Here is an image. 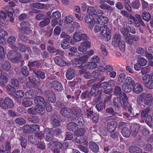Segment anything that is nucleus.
<instances>
[{"mask_svg":"<svg viewBox=\"0 0 153 153\" xmlns=\"http://www.w3.org/2000/svg\"><path fill=\"white\" fill-rule=\"evenodd\" d=\"M122 133L124 137H128L130 135V131L127 128H123L122 130Z\"/></svg>","mask_w":153,"mask_h":153,"instance_id":"46","label":"nucleus"},{"mask_svg":"<svg viewBox=\"0 0 153 153\" xmlns=\"http://www.w3.org/2000/svg\"><path fill=\"white\" fill-rule=\"evenodd\" d=\"M16 123L19 126L24 125L26 123V121L22 118H19L16 119L15 120Z\"/></svg>","mask_w":153,"mask_h":153,"instance_id":"51","label":"nucleus"},{"mask_svg":"<svg viewBox=\"0 0 153 153\" xmlns=\"http://www.w3.org/2000/svg\"><path fill=\"white\" fill-rule=\"evenodd\" d=\"M97 67V65L95 63L92 62L88 63L84 67L81 66V68L82 69L80 70V74H82L86 71V69H93L96 68Z\"/></svg>","mask_w":153,"mask_h":153,"instance_id":"13","label":"nucleus"},{"mask_svg":"<svg viewBox=\"0 0 153 153\" xmlns=\"http://www.w3.org/2000/svg\"><path fill=\"white\" fill-rule=\"evenodd\" d=\"M133 90L135 93H140L143 90V86L140 83H137L134 85Z\"/></svg>","mask_w":153,"mask_h":153,"instance_id":"20","label":"nucleus"},{"mask_svg":"<svg viewBox=\"0 0 153 153\" xmlns=\"http://www.w3.org/2000/svg\"><path fill=\"white\" fill-rule=\"evenodd\" d=\"M87 12L91 15H93V16L96 17L98 15L101 16L103 15V13L102 11L98 9L96 7H89L87 10Z\"/></svg>","mask_w":153,"mask_h":153,"instance_id":"6","label":"nucleus"},{"mask_svg":"<svg viewBox=\"0 0 153 153\" xmlns=\"http://www.w3.org/2000/svg\"><path fill=\"white\" fill-rule=\"evenodd\" d=\"M81 33L80 32L76 33L73 36V39L76 42H78L81 40Z\"/></svg>","mask_w":153,"mask_h":153,"instance_id":"52","label":"nucleus"},{"mask_svg":"<svg viewBox=\"0 0 153 153\" xmlns=\"http://www.w3.org/2000/svg\"><path fill=\"white\" fill-rule=\"evenodd\" d=\"M60 113L63 116L68 118L71 117L73 114V110L71 109L66 107L61 108Z\"/></svg>","mask_w":153,"mask_h":153,"instance_id":"12","label":"nucleus"},{"mask_svg":"<svg viewBox=\"0 0 153 153\" xmlns=\"http://www.w3.org/2000/svg\"><path fill=\"white\" fill-rule=\"evenodd\" d=\"M129 151L130 153H141L142 151L138 147L131 146L129 148Z\"/></svg>","mask_w":153,"mask_h":153,"instance_id":"36","label":"nucleus"},{"mask_svg":"<svg viewBox=\"0 0 153 153\" xmlns=\"http://www.w3.org/2000/svg\"><path fill=\"white\" fill-rule=\"evenodd\" d=\"M24 94V93L23 91L19 90L16 92L15 97L16 98H21L23 96Z\"/></svg>","mask_w":153,"mask_h":153,"instance_id":"62","label":"nucleus"},{"mask_svg":"<svg viewBox=\"0 0 153 153\" xmlns=\"http://www.w3.org/2000/svg\"><path fill=\"white\" fill-rule=\"evenodd\" d=\"M8 19L6 14L4 12H0V22L3 24H7Z\"/></svg>","mask_w":153,"mask_h":153,"instance_id":"31","label":"nucleus"},{"mask_svg":"<svg viewBox=\"0 0 153 153\" xmlns=\"http://www.w3.org/2000/svg\"><path fill=\"white\" fill-rule=\"evenodd\" d=\"M31 6L33 7L39 9H43L46 7L45 4L39 3H33L31 4Z\"/></svg>","mask_w":153,"mask_h":153,"instance_id":"39","label":"nucleus"},{"mask_svg":"<svg viewBox=\"0 0 153 153\" xmlns=\"http://www.w3.org/2000/svg\"><path fill=\"white\" fill-rule=\"evenodd\" d=\"M51 129L48 128L45 130L44 137L47 141H50L53 139V137L51 133Z\"/></svg>","mask_w":153,"mask_h":153,"instance_id":"16","label":"nucleus"},{"mask_svg":"<svg viewBox=\"0 0 153 153\" xmlns=\"http://www.w3.org/2000/svg\"><path fill=\"white\" fill-rule=\"evenodd\" d=\"M25 96L27 98L31 99L33 98L36 95V92L33 90H29L25 93Z\"/></svg>","mask_w":153,"mask_h":153,"instance_id":"24","label":"nucleus"},{"mask_svg":"<svg viewBox=\"0 0 153 153\" xmlns=\"http://www.w3.org/2000/svg\"><path fill=\"white\" fill-rule=\"evenodd\" d=\"M75 71L73 68L68 69L67 72L66 76L68 79L71 80L74 76Z\"/></svg>","mask_w":153,"mask_h":153,"instance_id":"26","label":"nucleus"},{"mask_svg":"<svg viewBox=\"0 0 153 153\" xmlns=\"http://www.w3.org/2000/svg\"><path fill=\"white\" fill-rule=\"evenodd\" d=\"M32 102L31 100H27V99L24 100L22 102V105L25 107L30 106L32 104Z\"/></svg>","mask_w":153,"mask_h":153,"instance_id":"55","label":"nucleus"},{"mask_svg":"<svg viewBox=\"0 0 153 153\" xmlns=\"http://www.w3.org/2000/svg\"><path fill=\"white\" fill-rule=\"evenodd\" d=\"M89 147L94 152H97L99 151L98 146L94 142H90L89 143Z\"/></svg>","mask_w":153,"mask_h":153,"instance_id":"28","label":"nucleus"},{"mask_svg":"<svg viewBox=\"0 0 153 153\" xmlns=\"http://www.w3.org/2000/svg\"><path fill=\"white\" fill-rule=\"evenodd\" d=\"M143 93L137 97V103L140 104L144 101Z\"/></svg>","mask_w":153,"mask_h":153,"instance_id":"59","label":"nucleus"},{"mask_svg":"<svg viewBox=\"0 0 153 153\" xmlns=\"http://www.w3.org/2000/svg\"><path fill=\"white\" fill-rule=\"evenodd\" d=\"M59 118V116L56 114H53L52 117L51 119L54 123L53 125L55 126H59L60 125Z\"/></svg>","mask_w":153,"mask_h":153,"instance_id":"33","label":"nucleus"},{"mask_svg":"<svg viewBox=\"0 0 153 153\" xmlns=\"http://www.w3.org/2000/svg\"><path fill=\"white\" fill-rule=\"evenodd\" d=\"M121 41V35L118 33H116L113 38L112 42L114 47H117L118 45V43Z\"/></svg>","mask_w":153,"mask_h":153,"instance_id":"21","label":"nucleus"},{"mask_svg":"<svg viewBox=\"0 0 153 153\" xmlns=\"http://www.w3.org/2000/svg\"><path fill=\"white\" fill-rule=\"evenodd\" d=\"M34 102L36 105H45L46 103L44 98L41 96H37L34 100Z\"/></svg>","mask_w":153,"mask_h":153,"instance_id":"22","label":"nucleus"},{"mask_svg":"<svg viewBox=\"0 0 153 153\" xmlns=\"http://www.w3.org/2000/svg\"><path fill=\"white\" fill-rule=\"evenodd\" d=\"M86 60L83 56L81 57L78 60H75L72 61L73 65L74 66L79 67L85 63Z\"/></svg>","mask_w":153,"mask_h":153,"instance_id":"19","label":"nucleus"},{"mask_svg":"<svg viewBox=\"0 0 153 153\" xmlns=\"http://www.w3.org/2000/svg\"><path fill=\"white\" fill-rule=\"evenodd\" d=\"M101 8L110 10H112L113 9L112 7L106 4H102L100 6Z\"/></svg>","mask_w":153,"mask_h":153,"instance_id":"61","label":"nucleus"},{"mask_svg":"<svg viewBox=\"0 0 153 153\" xmlns=\"http://www.w3.org/2000/svg\"><path fill=\"white\" fill-rule=\"evenodd\" d=\"M137 62L141 66H145L147 64V60L142 57H139L138 59Z\"/></svg>","mask_w":153,"mask_h":153,"instance_id":"44","label":"nucleus"},{"mask_svg":"<svg viewBox=\"0 0 153 153\" xmlns=\"http://www.w3.org/2000/svg\"><path fill=\"white\" fill-rule=\"evenodd\" d=\"M35 73L39 78H40L42 79H44L45 77V74L43 72L38 71L37 72H35Z\"/></svg>","mask_w":153,"mask_h":153,"instance_id":"63","label":"nucleus"},{"mask_svg":"<svg viewBox=\"0 0 153 153\" xmlns=\"http://www.w3.org/2000/svg\"><path fill=\"white\" fill-rule=\"evenodd\" d=\"M117 122L114 120H111L108 123L107 128L108 131L112 132L116 129Z\"/></svg>","mask_w":153,"mask_h":153,"instance_id":"17","label":"nucleus"},{"mask_svg":"<svg viewBox=\"0 0 153 153\" xmlns=\"http://www.w3.org/2000/svg\"><path fill=\"white\" fill-rule=\"evenodd\" d=\"M144 102L147 105L150 104L152 101L153 98L151 94L143 93Z\"/></svg>","mask_w":153,"mask_h":153,"instance_id":"18","label":"nucleus"},{"mask_svg":"<svg viewBox=\"0 0 153 153\" xmlns=\"http://www.w3.org/2000/svg\"><path fill=\"white\" fill-rule=\"evenodd\" d=\"M150 110V108L148 107L146 108L141 113V115L143 117H146L148 114Z\"/></svg>","mask_w":153,"mask_h":153,"instance_id":"64","label":"nucleus"},{"mask_svg":"<svg viewBox=\"0 0 153 153\" xmlns=\"http://www.w3.org/2000/svg\"><path fill=\"white\" fill-rule=\"evenodd\" d=\"M19 139L21 141V143L22 146L23 148L25 147L27 144L26 139L25 138L22 136L20 137Z\"/></svg>","mask_w":153,"mask_h":153,"instance_id":"60","label":"nucleus"},{"mask_svg":"<svg viewBox=\"0 0 153 153\" xmlns=\"http://www.w3.org/2000/svg\"><path fill=\"white\" fill-rule=\"evenodd\" d=\"M111 30L106 25H103L102 27L100 32L101 37L105 40L108 41L111 38Z\"/></svg>","mask_w":153,"mask_h":153,"instance_id":"4","label":"nucleus"},{"mask_svg":"<svg viewBox=\"0 0 153 153\" xmlns=\"http://www.w3.org/2000/svg\"><path fill=\"white\" fill-rule=\"evenodd\" d=\"M50 145H49V147L51 148V149H53V151L54 153H59V150L62 147V143L58 141L53 142V141L50 142Z\"/></svg>","mask_w":153,"mask_h":153,"instance_id":"9","label":"nucleus"},{"mask_svg":"<svg viewBox=\"0 0 153 153\" xmlns=\"http://www.w3.org/2000/svg\"><path fill=\"white\" fill-rule=\"evenodd\" d=\"M91 46V44L88 41H85L82 42L81 45L79 46L78 50L83 53H85L86 52V49L89 48Z\"/></svg>","mask_w":153,"mask_h":153,"instance_id":"14","label":"nucleus"},{"mask_svg":"<svg viewBox=\"0 0 153 153\" xmlns=\"http://www.w3.org/2000/svg\"><path fill=\"white\" fill-rule=\"evenodd\" d=\"M86 139L84 135H78L76 138V141L78 143H82L85 141Z\"/></svg>","mask_w":153,"mask_h":153,"instance_id":"42","label":"nucleus"},{"mask_svg":"<svg viewBox=\"0 0 153 153\" xmlns=\"http://www.w3.org/2000/svg\"><path fill=\"white\" fill-rule=\"evenodd\" d=\"M29 81L27 82L26 86L29 88H33L35 85H39L41 84V81L38 78L36 79L33 76H30L29 77Z\"/></svg>","mask_w":153,"mask_h":153,"instance_id":"7","label":"nucleus"},{"mask_svg":"<svg viewBox=\"0 0 153 153\" xmlns=\"http://www.w3.org/2000/svg\"><path fill=\"white\" fill-rule=\"evenodd\" d=\"M67 128L68 130L70 131H75L77 128L78 126L76 123L71 122L68 124Z\"/></svg>","mask_w":153,"mask_h":153,"instance_id":"37","label":"nucleus"},{"mask_svg":"<svg viewBox=\"0 0 153 153\" xmlns=\"http://www.w3.org/2000/svg\"><path fill=\"white\" fill-rule=\"evenodd\" d=\"M4 10L5 14H7L8 16H13V9L11 8L9 6H6L4 8Z\"/></svg>","mask_w":153,"mask_h":153,"instance_id":"43","label":"nucleus"},{"mask_svg":"<svg viewBox=\"0 0 153 153\" xmlns=\"http://www.w3.org/2000/svg\"><path fill=\"white\" fill-rule=\"evenodd\" d=\"M0 85L2 88H4L5 86V84L7 83L8 82V79L6 75L3 74L0 78Z\"/></svg>","mask_w":153,"mask_h":153,"instance_id":"32","label":"nucleus"},{"mask_svg":"<svg viewBox=\"0 0 153 153\" xmlns=\"http://www.w3.org/2000/svg\"><path fill=\"white\" fill-rule=\"evenodd\" d=\"M142 80L146 87L150 89H153V84L152 83L149 74L143 76L142 78Z\"/></svg>","mask_w":153,"mask_h":153,"instance_id":"11","label":"nucleus"},{"mask_svg":"<svg viewBox=\"0 0 153 153\" xmlns=\"http://www.w3.org/2000/svg\"><path fill=\"white\" fill-rule=\"evenodd\" d=\"M61 16V14L59 11H56L52 13L51 17L53 19H58Z\"/></svg>","mask_w":153,"mask_h":153,"instance_id":"56","label":"nucleus"},{"mask_svg":"<svg viewBox=\"0 0 153 153\" xmlns=\"http://www.w3.org/2000/svg\"><path fill=\"white\" fill-rule=\"evenodd\" d=\"M131 6L133 8L137 9L140 6V4L139 0H135L132 3Z\"/></svg>","mask_w":153,"mask_h":153,"instance_id":"53","label":"nucleus"},{"mask_svg":"<svg viewBox=\"0 0 153 153\" xmlns=\"http://www.w3.org/2000/svg\"><path fill=\"white\" fill-rule=\"evenodd\" d=\"M123 90L125 92L129 93L131 91V88L126 83L123 84L122 87Z\"/></svg>","mask_w":153,"mask_h":153,"instance_id":"45","label":"nucleus"},{"mask_svg":"<svg viewBox=\"0 0 153 153\" xmlns=\"http://www.w3.org/2000/svg\"><path fill=\"white\" fill-rule=\"evenodd\" d=\"M97 86H99V85L95 83L94 84L93 87L90 91V93L92 95L96 96L98 95V93L97 89L98 88Z\"/></svg>","mask_w":153,"mask_h":153,"instance_id":"34","label":"nucleus"},{"mask_svg":"<svg viewBox=\"0 0 153 153\" xmlns=\"http://www.w3.org/2000/svg\"><path fill=\"white\" fill-rule=\"evenodd\" d=\"M7 57L13 62L17 63L20 62L22 63L23 62L20 53L14 51H10L7 54Z\"/></svg>","mask_w":153,"mask_h":153,"instance_id":"1","label":"nucleus"},{"mask_svg":"<svg viewBox=\"0 0 153 153\" xmlns=\"http://www.w3.org/2000/svg\"><path fill=\"white\" fill-rule=\"evenodd\" d=\"M128 19L131 20L130 21V22H128V23L131 24L133 22L131 20H132L134 22L135 26L137 27H139L140 25L142 26H144L145 24L143 23V21L141 19L140 16L138 14L136 15L135 17L132 16L131 14H128L127 16Z\"/></svg>","mask_w":153,"mask_h":153,"instance_id":"3","label":"nucleus"},{"mask_svg":"<svg viewBox=\"0 0 153 153\" xmlns=\"http://www.w3.org/2000/svg\"><path fill=\"white\" fill-rule=\"evenodd\" d=\"M14 106L13 101L9 97H6L4 99L0 98V107L4 109L12 108Z\"/></svg>","mask_w":153,"mask_h":153,"instance_id":"5","label":"nucleus"},{"mask_svg":"<svg viewBox=\"0 0 153 153\" xmlns=\"http://www.w3.org/2000/svg\"><path fill=\"white\" fill-rule=\"evenodd\" d=\"M28 120L30 122L36 123L39 121V119L36 116H30L28 117Z\"/></svg>","mask_w":153,"mask_h":153,"instance_id":"58","label":"nucleus"},{"mask_svg":"<svg viewBox=\"0 0 153 153\" xmlns=\"http://www.w3.org/2000/svg\"><path fill=\"white\" fill-rule=\"evenodd\" d=\"M122 100L123 104L126 107L129 106L128 102V98L125 94H123L120 96V99L118 97H116L114 98V105L117 107L119 108L122 105V103L120 100Z\"/></svg>","mask_w":153,"mask_h":153,"instance_id":"2","label":"nucleus"},{"mask_svg":"<svg viewBox=\"0 0 153 153\" xmlns=\"http://www.w3.org/2000/svg\"><path fill=\"white\" fill-rule=\"evenodd\" d=\"M143 19L146 21H148L150 19V14L147 12H143L142 15Z\"/></svg>","mask_w":153,"mask_h":153,"instance_id":"50","label":"nucleus"},{"mask_svg":"<svg viewBox=\"0 0 153 153\" xmlns=\"http://www.w3.org/2000/svg\"><path fill=\"white\" fill-rule=\"evenodd\" d=\"M21 28L19 30L20 32L26 34H29L32 33V31L29 28L30 24L28 22H23L21 23Z\"/></svg>","mask_w":153,"mask_h":153,"instance_id":"10","label":"nucleus"},{"mask_svg":"<svg viewBox=\"0 0 153 153\" xmlns=\"http://www.w3.org/2000/svg\"><path fill=\"white\" fill-rule=\"evenodd\" d=\"M126 83L130 86H134L135 84V82L134 80L130 77H128L126 79Z\"/></svg>","mask_w":153,"mask_h":153,"instance_id":"49","label":"nucleus"},{"mask_svg":"<svg viewBox=\"0 0 153 153\" xmlns=\"http://www.w3.org/2000/svg\"><path fill=\"white\" fill-rule=\"evenodd\" d=\"M105 105L104 102H98L95 106L97 110L98 111H100L102 110L105 107Z\"/></svg>","mask_w":153,"mask_h":153,"instance_id":"48","label":"nucleus"},{"mask_svg":"<svg viewBox=\"0 0 153 153\" xmlns=\"http://www.w3.org/2000/svg\"><path fill=\"white\" fill-rule=\"evenodd\" d=\"M1 67L2 69L5 71H8L10 68V65L7 61H4L1 64H0V67Z\"/></svg>","mask_w":153,"mask_h":153,"instance_id":"38","label":"nucleus"},{"mask_svg":"<svg viewBox=\"0 0 153 153\" xmlns=\"http://www.w3.org/2000/svg\"><path fill=\"white\" fill-rule=\"evenodd\" d=\"M56 64L60 66H64L66 65V63L61 59L60 57L56 56L54 59Z\"/></svg>","mask_w":153,"mask_h":153,"instance_id":"25","label":"nucleus"},{"mask_svg":"<svg viewBox=\"0 0 153 153\" xmlns=\"http://www.w3.org/2000/svg\"><path fill=\"white\" fill-rule=\"evenodd\" d=\"M52 85L54 89L57 91H60L62 89V85L57 81H53Z\"/></svg>","mask_w":153,"mask_h":153,"instance_id":"35","label":"nucleus"},{"mask_svg":"<svg viewBox=\"0 0 153 153\" xmlns=\"http://www.w3.org/2000/svg\"><path fill=\"white\" fill-rule=\"evenodd\" d=\"M45 105H36V113L40 115H43L45 112Z\"/></svg>","mask_w":153,"mask_h":153,"instance_id":"23","label":"nucleus"},{"mask_svg":"<svg viewBox=\"0 0 153 153\" xmlns=\"http://www.w3.org/2000/svg\"><path fill=\"white\" fill-rule=\"evenodd\" d=\"M131 134L134 136H135L137 133L139 129L138 124H133L131 126Z\"/></svg>","mask_w":153,"mask_h":153,"instance_id":"29","label":"nucleus"},{"mask_svg":"<svg viewBox=\"0 0 153 153\" xmlns=\"http://www.w3.org/2000/svg\"><path fill=\"white\" fill-rule=\"evenodd\" d=\"M120 31L124 36L126 37H128L130 36V34L129 33V30L128 28V26L126 27H125L120 29Z\"/></svg>","mask_w":153,"mask_h":153,"instance_id":"40","label":"nucleus"},{"mask_svg":"<svg viewBox=\"0 0 153 153\" xmlns=\"http://www.w3.org/2000/svg\"><path fill=\"white\" fill-rule=\"evenodd\" d=\"M48 97V100L51 103H54L56 101V97L54 93L52 91H48L46 94Z\"/></svg>","mask_w":153,"mask_h":153,"instance_id":"27","label":"nucleus"},{"mask_svg":"<svg viewBox=\"0 0 153 153\" xmlns=\"http://www.w3.org/2000/svg\"><path fill=\"white\" fill-rule=\"evenodd\" d=\"M96 22L100 25H103L107 23L108 20V18L105 16H101L98 15L95 17Z\"/></svg>","mask_w":153,"mask_h":153,"instance_id":"15","label":"nucleus"},{"mask_svg":"<svg viewBox=\"0 0 153 153\" xmlns=\"http://www.w3.org/2000/svg\"><path fill=\"white\" fill-rule=\"evenodd\" d=\"M71 39L70 40H65L61 43V46L64 49L68 48L70 47V44L71 43Z\"/></svg>","mask_w":153,"mask_h":153,"instance_id":"30","label":"nucleus"},{"mask_svg":"<svg viewBox=\"0 0 153 153\" xmlns=\"http://www.w3.org/2000/svg\"><path fill=\"white\" fill-rule=\"evenodd\" d=\"M94 17L92 15H89L86 16L85 19V21L88 27L91 29H93V26L96 22V18H95L94 20Z\"/></svg>","mask_w":153,"mask_h":153,"instance_id":"8","label":"nucleus"},{"mask_svg":"<svg viewBox=\"0 0 153 153\" xmlns=\"http://www.w3.org/2000/svg\"><path fill=\"white\" fill-rule=\"evenodd\" d=\"M50 20L48 18L42 21L39 24L40 27H43L46 25H48L50 22Z\"/></svg>","mask_w":153,"mask_h":153,"instance_id":"47","label":"nucleus"},{"mask_svg":"<svg viewBox=\"0 0 153 153\" xmlns=\"http://www.w3.org/2000/svg\"><path fill=\"white\" fill-rule=\"evenodd\" d=\"M7 92L10 94H12L15 91V89L10 85H8L7 87L5 86L3 88Z\"/></svg>","mask_w":153,"mask_h":153,"instance_id":"41","label":"nucleus"},{"mask_svg":"<svg viewBox=\"0 0 153 153\" xmlns=\"http://www.w3.org/2000/svg\"><path fill=\"white\" fill-rule=\"evenodd\" d=\"M39 140L34 136H29L28 137V141L33 144H36Z\"/></svg>","mask_w":153,"mask_h":153,"instance_id":"57","label":"nucleus"},{"mask_svg":"<svg viewBox=\"0 0 153 153\" xmlns=\"http://www.w3.org/2000/svg\"><path fill=\"white\" fill-rule=\"evenodd\" d=\"M119 46L120 50L122 52L125 51V43L124 41L122 40L118 43V46Z\"/></svg>","mask_w":153,"mask_h":153,"instance_id":"54","label":"nucleus"}]
</instances>
